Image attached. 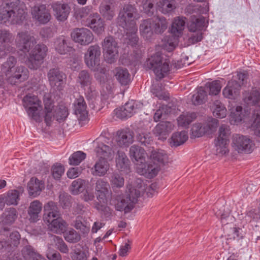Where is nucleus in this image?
Here are the masks:
<instances>
[{
    "label": "nucleus",
    "mask_w": 260,
    "mask_h": 260,
    "mask_svg": "<svg viewBox=\"0 0 260 260\" xmlns=\"http://www.w3.org/2000/svg\"><path fill=\"white\" fill-rule=\"evenodd\" d=\"M25 4L20 0H10L0 6V23H21L27 15Z\"/></svg>",
    "instance_id": "f257e3e1"
},
{
    "label": "nucleus",
    "mask_w": 260,
    "mask_h": 260,
    "mask_svg": "<svg viewBox=\"0 0 260 260\" xmlns=\"http://www.w3.org/2000/svg\"><path fill=\"white\" fill-rule=\"evenodd\" d=\"M168 22L164 17H156L142 21L140 26V34L146 40L151 39L155 34H161L167 28Z\"/></svg>",
    "instance_id": "f03ea898"
},
{
    "label": "nucleus",
    "mask_w": 260,
    "mask_h": 260,
    "mask_svg": "<svg viewBox=\"0 0 260 260\" xmlns=\"http://www.w3.org/2000/svg\"><path fill=\"white\" fill-rule=\"evenodd\" d=\"M244 102L249 106H254L253 116L254 120L251 124V128L254 134L260 137V88H254L244 98Z\"/></svg>",
    "instance_id": "7ed1b4c3"
},
{
    "label": "nucleus",
    "mask_w": 260,
    "mask_h": 260,
    "mask_svg": "<svg viewBox=\"0 0 260 260\" xmlns=\"http://www.w3.org/2000/svg\"><path fill=\"white\" fill-rule=\"evenodd\" d=\"M137 10L134 6L131 4L124 5L123 9L120 10L117 17V23L123 29L131 28L136 30L135 15Z\"/></svg>",
    "instance_id": "20e7f679"
},
{
    "label": "nucleus",
    "mask_w": 260,
    "mask_h": 260,
    "mask_svg": "<svg viewBox=\"0 0 260 260\" xmlns=\"http://www.w3.org/2000/svg\"><path fill=\"white\" fill-rule=\"evenodd\" d=\"M140 196L139 190L134 188H130L128 194L125 196H118L116 197V200L117 202L115 204L116 210L119 211H124L125 213L131 212Z\"/></svg>",
    "instance_id": "39448f33"
},
{
    "label": "nucleus",
    "mask_w": 260,
    "mask_h": 260,
    "mask_svg": "<svg viewBox=\"0 0 260 260\" xmlns=\"http://www.w3.org/2000/svg\"><path fill=\"white\" fill-rule=\"evenodd\" d=\"M147 65L153 71L157 80L164 78L165 74L170 69L169 61L167 59L163 61L162 54L159 52L151 56L148 60Z\"/></svg>",
    "instance_id": "423d86ee"
},
{
    "label": "nucleus",
    "mask_w": 260,
    "mask_h": 260,
    "mask_svg": "<svg viewBox=\"0 0 260 260\" xmlns=\"http://www.w3.org/2000/svg\"><path fill=\"white\" fill-rule=\"evenodd\" d=\"M22 104L28 116L35 121L39 122L42 105L38 97L30 93L26 94L22 100Z\"/></svg>",
    "instance_id": "0eeeda50"
},
{
    "label": "nucleus",
    "mask_w": 260,
    "mask_h": 260,
    "mask_svg": "<svg viewBox=\"0 0 260 260\" xmlns=\"http://www.w3.org/2000/svg\"><path fill=\"white\" fill-rule=\"evenodd\" d=\"M48 48L45 45H36L29 52V56L26 61L28 68L32 70L38 69L43 63Z\"/></svg>",
    "instance_id": "6e6552de"
},
{
    "label": "nucleus",
    "mask_w": 260,
    "mask_h": 260,
    "mask_svg": "<svg viewBox=\"0 0 260 260\" xmlns=\"http://www.w3.org/2000/svg\"><path fill=\"white\" fill-rule=\"evenodd\" d=\"M98 140V145L95 150L97 155L100 158L107 159L111 157L112 153L117 151L118 147L116 145H114L113 139H110L100 136Z\"/></svg>",
    "instance_id": "1a4fd4ad"
},
{
    "label": "nucleus",
    "mask_w": 260,
    "mask_h": 260,
    "mask_svg": "<svg viewBox=\"0 0 260 260\" xmlns=\"http://www.w3.org/2000/svg\"><path fill=\"white\" fill-rule=\"evenodd\" d=\"M231 134L230 126L226 124H222L218 129V136L215 139V145L218 153L225 154L229 152L228 146Z\"/></svg>",
    "instance_id": "9d476101"
},
{
    "label": "nucleus",
    "mask_w": 260,
    "mask_h": 260,
    "mask_svg": "<svg viewBox=\"0 0 260 260\" xmlns=\"http://www.w3.org/2000/svg\"><path fill=\"white\" fill-rule=\"evenodd\" d=\"M102 46L105 60L109 63H113L118 55L117 43L113 37L108 36L104 39Z\"/></svg>",
    "instance_id": "9b49d317"
},
{
    "label": "nucleus",
    "mask_w": 260,
    "mask_h": 260,
    "mask_svg": "<svg viewBox=\"0 0 260 260\" xmlns=\"http://www.w3.org/2000/svg\"><path fill=\"white\" fill-rule=\"evenodd\" d=\"M47 78L50 86L56 90L63 89L66 80V75L58 68H52L47 73Z\"/></svg>",
    "instance_id": "f8f14e48"
},
{
    "label": "nucleus",
    "mask_w": 260,
    "mask_h": 260,
    "mask_svg": "<svg viewBox=\"0 0 260 260\" xmlns=\"http://www.w3.org/2000/svg\"><path fill=\"white\" fill-rule=\"evenodd\" d=\"M142 107L143 104L140 102L131 100L126 103L123 106L114 110V113L117 117L122 119H125L132 117Z\"/></svg>",
    "instance_id": "ddd939ff"
},
{
    "label": "nucleus",
    "mask_w": 260,
    "mask_h": 260,
    "mask_svg": "<svg viewBox=\"0 0 260 260\" xmlns=\"http://www.w3.org/2000/svg\"><path fill=\"white\" fill-rule=\"evenodd\" d=\"M253 143L248 137L235 134L232 138V146L238 153H249L252 150Z\"/></svg>",
    "instance_id": "4468645a"
},
{
    "label": "nucleus",
    "mask_w": 260,
    "mask_h": 260,
    "mask_svg": "<svg viewBox=\"0 0 260 260\" xmlns=\"http://www.w3.org/2000/svg\"><path fill=\"white\" fill-rule=\"evenodd\" d=\"M37 43L34 36H31L28 31L18 32L16 40L17 47L24 52H29Z\"/></svg>",
    "instance_id": "2eb2a0df"
},
{
    "label": "nucleus",
    "mask_w": 260,
    "mask_h": 260,
    "mask_svg": "<svg viewBox=\"0 0 260 260\" xmlns=\"http://www.w3.org/2000/svg\"><path fill=\"white\" fill-rule=\"evenodd\" d=\"M73 41L81 45L85 46L91 43L93 40L92 32L86 28H76L71 34Z\"/></svg>",
    "instance_id": "dca6fc26"
},
{
    "label": "nucleus",
    "mask_w": 260,
    "mask_h": 260,
    "mask_svg": "<svg viewBox=\"0 0 260 260\" xmlns=\"http://www.w3.org/2000/svg\"><path fill=\"white\" fill-rule=\"evenodd\" d=\"M31 14L34 19L40 24H46L51 19V14L45 5H38L31 8Z\"/></svg>",
    "instance_id": "f3484780"
},
{
    "label": "nucleus",
    "mask_w": 260,
    "mask_h": 260,
    "mask_svg": "<svg viewBox=\"0 0 260 260\" xmlns=\"http://www.w3.org/2000/svg\"><path fill=\"white\" fill-rule=\"evenodd\" d=\"M101 54V48L99 45L90 46L84 56L85 62L87 67L89 68H96L100 64Z\"/></svg>",
    "instance_id": "a211bd4d"
},
{
    "label": "nucleus",
    "mask_w": 260,
    "mask_h": 260,
    "mask_svg": "<svg viewBox=\"0 0 260 260\" xmlns=\"http://www.w3.org/2000/svg\"><path fill=\"white\" fill-rule=\"evenodd\" d=\"M86 25L89 27L98 35L105 31V22L98 13L90 14L86 20Z\"/></svg>",
    "instance_id": "6ab92c4d"
},
{
    "label": "nucleus",
    "mask_w": 260,
    "mask_h": 260,
    "mask_svg": "<svg viewBox=\"0 0 260 260\" xmlns=\"http://www.w3.org/2000/svg\"><path fill=\"white\" fill-rule=\"evenodd\" d=\"M14 36L9 30L0 29V52L5 54L13 53L15 49L12 46Z\"/></svg>",
    "instance_id": "aec40b11"
},
{
    "label": "nucleus",
    "mask_w": 260,
    "mask_h": 260,
    "mask_svg": "<svg viewBox=\"0 0 260 260\" xmlns=\"http://www.w3.org/2000/svg\"><path fill=\"white\" fill-rule=\"evenodd\" d=\"M51 6L57 20L64 21L67 19L71 10L68 4L56 2L53 3Z\"/></svg>",
    "instance_id": "412c9836"
},
{
    "label": "nucleus",
    "mask_w": 260,
    "mask_h": 260,
    "mask_svg": "<svg viewBox=\"0 0 260 260\" xmlns=\"http://www.w3.org/2000/svg\"><path fill=\"white\" fill-rule=\"evenodd\" d=\"M134 134L129 129H121L117 132L116 142L120 147H128L133 142Z\"/></svg>",
    "instance_id": "4be33fe9"
},
{
    "label": "nucleus",
    "mask_w": 260,
    "mask_h": 260,
    "mask_svg": "<svg viewBox=\"0 0 260 260\" xmlns=\"http://www.w3.org/2000/svg\"><path fill=\"white\" fill-rule=\"evenodd\" d=\"M28 70L25 67H17L15 69L14 72L9 75V82L12 84L23 82L28 78Z\"/></svg>",
    "instance_id": "5701e85b"
},
{
    "label": "nucleus",
    "mask_w": 260,
    "mask_h": 260,
    "mask_svg": "<svg viewBox=\"0 0 260 260\" xmlns=\"http://www.w3.org/2000/svg\"><path fill=\"white\" fill-rule=\"evenodd\" d=\"M44 214L43 220L45 222H49L50 220L60 216L57 204L53 201H49L44 206Z\"/></svg>",
    "instance_id": "b1692460"
},
{
    "label": "nucleus",
    "mask_w": 260,
    "mask_h": 260,
    "mask_svg": "<svg viewBox=\"0 0 260 260\" xmlns=\"http://www.w3.org/2000/svg\"><path fill=\"white\" fill-rule=\"evenodd\" d=\"M75 113L79 120L84 121L87 117V105L83 96L79 95L74 102Z\"/></svg>",
    "instance_id": "393cba45"
},
{
    "label": "nucleus",
    "mask_w": 260,
    "mask_h": 260,
    "mask_svg": "<svg viewBox=\"0 0 260 260\" xmlns=\"http://www.w3.org/2000/svg\"><path fill=\"white\" fill-rule=\"evenodd\" d=\"M95 190L97 192V199L100 203H106L107 201V196L109 194L108 183L102 179L96 181Z\"/></svg>",
    "instance_id": "a878e982"
},
{
    "label": "nucleus",
    "mask_w": 260,
    "mask_h": 260,
    "mask_svg": "<svg viewBox=\"0 0 260 260\" xmlns=\"http://www.w3.org/2000/svg\"><path fill=\"white\" fill-rule=\"evenodd\" d=\"M240 85L237 81L232 80L229 81L226 86L222 90V94L225 98L235 99L239 95Z\"/></svg>",
    "instance_id": "bb28decb"
},
{
    "label": "nucleus",
    "mask_w": 260,
    "mask_h": 260,
    "mask_svg": "<svg viewBox=\"0 0 260 260\" xmlns=\"http://www.w3.org/2000/svg\"><path fill=\"white\" fill-rule=\"evenodd\" d=\"M138 173L145 175L149 178L156 176L159 171L157 167L154 166L151 163H147L146 160L144 162L137 164Z\"/></svg>",
    "instance_id": "cd10ccee"
},
{
    "label": "nucleus",
    "mask_w": 260,
    "mask_h": 260,
    "mask_svg": "<svg viewBox=\"0 0 260 260\" xmlns=\"http://www.w3.org/2000/svg\"><path fill=\"white\" fill-rule=\"evenodd\" d=\"M54 46L55 50L60 54H66L72 51L73 47L71 46L69 40L64 36L57 38L54 43Z\"/></svg>",
    "instance_id": "c85d7f7f"
},
{
    "label": "nucleus",
    "mask_w": 260,
    "mask_h": 260,
    "mask_svg": "<svg viewBox=\"0 0 260 260\" xmlns=\"http://www.w3.org/2000/svg\"><path fill=\"white\" fill-rule=\"evenodd\" d=\"M29 196L36 197L39 195L44 188V183L35 177H32L27 184Z\"/></svg>",
    "instance_id": "c756f323"
},
{
    "label": "nucleus",
    "mask_w": 260,
    "mask_h": 260,
    "mask_svg": "<svg viewBox=\"0 0 260 260\" xmlns=\"http://www.w3.org/2000/svg\"><path fill=\"white\" fill-rule=\"evenodd\" d=\"M45 223L48 224L50 231L57 234L64 233L68 225L66 222L60 216L50 220L49 222Z\"/></svg>",
    "instance_id": "7c9ffc66"
},
{
    "label": "nucleus",
    "mask_w": 260,
    "mask_h": 260,
    "mask_svg": "<svg viewBox=\"0 0 260 260\" xmlns=\"http://www.w3.org/2000/svg\"><path fill=\"white\" fill-rule=\"evenodd\" d=\"M42 209V204L38 200L32 202L28 209L29 220L31 222H36L39 219V214Z\"/></svg>",
    "instance_id": "2f4dec72"
},
{
    "label": "nucleus",
    "mask_w": 260,
    "mask_h": 260,
    "mask_svg": "<svg viewBox=\"0 0 260 260\" xmlns=\"http://www.w3.org/2000/svg\"><path fill=\"white\" fill-rule=\"evenodd\" d=\"M146 154L145 150L139 146L134 145L129 149V156L136 164L144 162Z\"/></svg>",
    "instance_id": "473e14b6"
},
{
    "label": "nucleus",
    "mask_w": 260,
    "mask_h": 260,
    "mask_svg": "<svg viewBox=\"0 0 260 260\" xmlns=\"http://www.w3.org/2000/svg\"><path fill=\"white\" fill-rule=\"evenodd\" d=\"M109 167L107 159L100 158L91 169L92 174L95 176H103L106 174Z\"/></svg>",
    "instance_id": "72a5a7b5"
},
{
    "label": "nucleus",
    "mask_w": 260,
    "mask_h": 260,
    "mask_svg": "<svg viewBox=\"0 0 260 260\" xmlns=\"http://www.w3.org/2000/svg\"><path fill=\"white\" fill-rule=\"evenodd\" d=\"M92 76L87 70H82L78 74L77 82L79 83L82 88L89 87V89L91 90L90 86L92 82Z\"/></svg>",
    "instance_id": "f704fd0d"
},
{
    "label": "nucleus",
    "mask_w": 260,
    "mask_h": 260,
    "mask_svg": "<svg viewBox=\"0 0 260 260\" xmlns=\"http://www.w3.org/2000/svg\"><path fill=\"white\" fill-rule=\"evenodd\" d=\"M21 251L24 258L27 260H47L42 255L36 252L30 245L23 247Z\"/></svg>",
    "instance_id": "c9c22d12"
},
{
    "label": "nucleus",
    "mask_w": 260,
    "mask_h": 260,
    "mask_svg": "<svg viewBox=\"0 0 260 260\" xmlns=\"http://www.w3.org/2000/svg\"><path fill=\"white\" fill-rule=\"evenodd\" d=\"M115 77L122 85H126L131 81V76L125 68H117L115 69Z\"/></svg>",
    "instance_id": "e433bc0d"
},
{
    "label": "nucleus",
    "mask_w": 260,
    "mask_h": 260,
    "mask_svg": "<svg viewBox=\"0 0 260 260\" xmlns=\"http://www.w3.org/2000/svg\"><path fill=\"white\" fill-rule=\"evenodd\" d=\"M185 17H178L174 19L171 28V34L179 36L181 35L184 29L185 21Z\"/></svg>",
    "instance_id": "4c0bfd02"
},
{
    "label": "nucleus",
    "mask_w": 260,
    "mask_h": 260,
    "mask_svg": "<svg viewBox=\"0 0 260 260\" xmlns=\"http://www.w3.org/2000/svg\"><path fill=\"white\" fill-rule=\"evenodd\" d=\"M196 117V114L194 112L183 113L177 118L178 125L182 127L187 128Z\"/></svg>",
    "instance_id": "58836bf2"
},
{
    "label": "nucleus",
    "mask_w": 260,
    "mask_h": 260,
    "mask_svg": "<svg viewBox=\"0 0 260 260\" xmlns=\"http://www.w3.org/2000/svg\"><path fill=\"white\" fill-rule=\"evenodd\" d=\"M17 217L18 212L15 208H7L3 214V223L4 224L11 225L15 222Z\"/></svg>",
    "instance_id": "ea45409f"
},
{
    "label": "nucleus",
    "mask_w": 260,
    "mask_h": 260,
    "mask_svg": "<svg viewBox=\"0 0 260 260\" xmlns=\"http://www.w3.org/2000/svg\"><path fill=\"white\" fill-rule=\"evenodd\" d=\"M20 235L17 231H14L12 232L9 236V239L6 241V247L7 252H10L13 251V249L17 247L20 243Z\"/></svg>",
    "instance_id": "a19ab883"
},
{
    "label": "nucleus",
    "mask_w": 260,
    "mask_h": 260,
    "mask_svg": "<svg viewBox=\"0 0 260 260\" xmlns=\"http://www.w3.org/2000/svg\"><path fill=\"white\" fill-rule=\"evenodd\" d=\"M176 4L175 0H160L157 3L159 10L165 14L175 10Z\"/></svg>",
    "instance_id": "79ce46f5"
},
{
    "label": "nucleus",
    "mask_w": 260,
    "mask_h": 260,
    "mask_svg": "<svg viewBox=\"0 0 260 260\" xmlns=\"http://www.w3.org/2000/svg\"><path fill=\"white\" fill-rule=\"evenodd\" d=\"M99 11L101 15L107 20H112L115 16L114 8L109 4H101Z\"/></svg>",
    "instance_id": "37998d69"
},
{
    "label": "nucleus",
    "mask_w": 260,
    "mask_h": 260,
    "mask_svg": "<svg viewBox=\"0 0 260 260\" xmlns=\"http://www.w3.org/2000/svg\"><path fill=\"white\" fill-rule=\"evenodd\" d=\"M178 37L177 35L172 34L170 35L166 36L163 40L164 48L169 52L173 51L178 44Z\"/></svg>",
    "instance_id": "c03bdc74"
},
{
    "label": "nucleus",
    "mask_w": 260,
    "mask_h": 260,
    "mask_svg": "<svg viewBox=\"0 0 260 260\" xmlns=\"http://www.w3.org/2000/svg\"><path fill=\"white\" fill-rule=\"evenodd\" d=\"M188 138V134L186 131L178 132L172 135L171 143L173 146L177 147L184 143Z\"/></svg>",
    "instance_id": "a18cd8bd"
},
{
    "label": "nucleus",
    "mask_w": 260,
    "mask_h": 260,
    "mask_svg": "<svg viewBox=\"0 0 260 260\" xmlns=\"http://www.w3.org/2000/svg\"><path fill=\"white\" fill-rule=\"evenodd\" d=\"M207 95V92L204 88L202 86L199 87L197 91L192 95V104L194 105H199L204 103Z\"/></svg>",
    "instance_id": "49530a36"
},
{
    "label": "nucleus",
    "mask_w": 260,
    "mask_h": 260,
    "mask_svg": "<svg viewBox=\"0 0 260 260\" xmlns=\"http://www.w3.org/2000/svg\"><path fill=\"white\" fill-rule=\"evenodd\" d=\"M19 191L14 189L8 191L4 199V202L7 205H17L19 198Z\"/></svg>",
    "instance_id": "de8ad7c7"
},
{
    "label": "nucleus",
    "mask_w": 260,
    "mask_h": 260,
    "mask_svg": "<svg viewBox=\"0 0 260 260\" xmlns=\"http://www.w3.org/2000/svg\"><path fill=\"white\" fill-rule=\"evenodd\" d=\"M87 182L85 180L77 179L73 181L71 185V192L73 194H78L82 192L86 188Z\"/></svg>",
    "instance_id": "09e8293b"
},
{
    "label": "nucleus",
    "mask_w": 260,
    "mask_h": 260,
    "mask_svg": "<svg viewBox=\"0 0 260 260\" xmlns=\"http://www.w3.org/2000/svg\"><path fill=\"white\" fill-rule=\"evenodd\" d=\"M137 141L142 145L147 146L152 142V137L150 133L138 129L136 136Z\"/></svg>",
    "instance_id": "8fccbe9b"
},
{
    "label": "nucleus",
    "mask_w": 260,
    "mask_h": 260,
    "mask_svg": "<svg viewBox=\"0 0 260 260\" xmlns=\"http://www.w3.org/2000/svg\"><path fill=\"white\" fill-rule=\"evenodd\" d=\"M171 123L168 121H162L156 125L154 133L158 136H166L171 131Z\"/></svg>",
    "instance_id": "3c124183"
},
{
    "label": "nucleus",
    "mask_w": 260,
    "mask_h": 260,
    "mask_svg": "<svg viewBox=\"0 0 260 260\" xmlns=\"http://www.w3.org/2000/svg\"><path fill=\"white\" fill-rule=\"evenodd\" d=\"M17 62L16 58L14 56H9L7 61L5 62L1 67L2 72L5 74L6 76L11 75L12 68H13Z\"/></svg>",
    "instance_id": "603ef678"
},
{
    "label": "nucleus",
    "mask_w": 260,
    "mask_h": 260,
    "mask_svg": "<svg viewBox=\"0 0 260 260\" xmlns=\"http://www.w3.org/2000/svg\"><path fill=\"white\" fill-rule=\"evenodd\" d=\"M88 256V251L83 250L81 248H76L71 252L72 260H87Z\"/></svg>",
    "instance_id": "864d4df0"
},
{
    "label": "nucleus",
    "mask_w": 260,
    "mask_h": 260,
    "mask_svg": "<svg viewBox=\"0 0 260 260\" xmlns=\"http://www.w3.org/2000/svg\"><path fill=\"white\" fill-rule=\"evenodd\" d=\"M117 157L116 158V166L118 168L125 169L128 165V159L125 154L117 148Z\"/></svg>",
    "instance_id": "5fc2aeb1"
},
{
    "label": "nucleus",
    "mask_w": 260,
    "mask_h": 260,
    "mask_svg": "<svg viewBox=\"0 0 260 260\" xmlns=\"http://www.w3.org/2000/svg\"><path fill=\"white\" fill-rule=\"evenodd\" d=\"M86 157V154L83 151H78L73 153L69 157V163L71 165H78Z\"/></svg>",
    "instance_id": "6e6d98bb"
},
{
    "label": "nucleus",
    "mask_w": 260,
    "mask_h": 260,
    "mask_svg": "<svg viewBox=\"0 0 260 260\" xmlns=\"http://www.w3.org/2000/svg\"><path fill=\"white\" fill-rule=\"evenodd\" d=\"M63 233L65 240L68 242L75 243L81 239L80 235L74 229L65 231Z\"/></svg>",
    "instance_id": "4d7b16f0"
},
{
    "label": "nucleus",
    "mask_w": 260,
    "mask_h": 260,
    "mask_svg": "<svg viewBox=\"0 0 260 260\" xmlns=\"http://www.w3.org/2000/svg\"><path fill=\"white\" fill-rule=\"evenodd\" d=\"M214 109L213 114L219 118H223L226 115V109L224 106L219 101L214 103Z\"/></svg>",
    "instance_id": "13d9d810"
},
{
    "label": "nucleus",
    "mask_w": 260,
    "mask_h": 260,
    "mask_svg": "<svg viewBox=\"0 0 260 260\" xmlns=\"http://www.w3.org/2000/svg\"><path fill=\"white\" fill-rule=\"evenodd\" d=\"M151 91L152 94L159 100L168 101L169 99V93L167 92H163L161 86L158 84L153 85L151 87Z\"/></svg>",
    "instance_id": "bf43d9fd"
},
{
    "label": "nucleus",
    "mask_w": 260,
    "mask_h": 260,
    "mask_svg": "<svg viewBox=\"0 0 260 260\" xmlns=\"http://www.w3.org/2000/svg\"><path fill=\"white\" fill-rule=\"evenodd\" d=\"M154 0H143L142 6L144 12L149 16H152L155 12Z\"/></svg>",
    "instance_id": "052dcab7"
},
{
    "label": "nucleus",
    "mask_w": 260,
    "mask_h": 260,
    "mask_svg": "<svg viewBox=\"0 0 260 260\" xmlns=\"http://www.w3.org/2000/svg\"><path fill=\"white\" fill-rule=\"evenodd\" d=\"M192 137L199 138L205 134H207L204 125L201 123H196L193 125L191 129Z\"/></svg>",
    "instance_id": "680f3d73"
},
{
    "label": "nucleus",
    "mask_w": 260,
    "mask_h": 260,
    "mask_svg": "<svg viewBox=\"0 0 260 260\" xmlns=\"http://www.w3.org/2000/svg\"><path fill=\"white\" fill-rule=\"evenodd\" d=\"M209 89V94L210 95H216L218 94L221 90L222 85L219 80H214L207 84Z\"/></svg>",
    "instance_id": "e2e57ef3"
},
{
    "label": "nucleus",
    "mask_w": 260,
    "mask_h": 260,
    "mask_svg": "<svg viewBox=\"0 0 260 260\" xmlns=\"http://www.w3.org/2000/svg\"><path fill=\"white\" fill-rule=\"evenodd\" d=\"M110 182L113 187L120 188L124 185V179L122 175L114 173L111 176Z\"/></svg>",
    "instance_id": "0e129e2a"
},
{
    "label": "nucleus",
    "mask_w": 260,
    "mask_h": 260,
    "mask_svg": "<svg viewBox=\"0 0 260 260\" xmlns=\"http://www.w3.org/2000/svg\"><path fill=\"white\" fill-rule=\"evenodd\" d=\"M56 120L59 122L63 121L69 115L67 108L63 106H60L55 110Z\"/></svg>",
    "instance_id": "69168bd1"
},
{
    "label": "nucleus",
    "mask_w": 260,
    "mask_h": 260,
    "mask_svg": "<svg viewBox=\"0 0 260 260\" xmlns=\"http://www.w3.org/2000/svg\"><path fill=\"white\" fill-rule=\"evenodd\" d=\"M64 169L60 164H56L51 168V174L53 178L56 180L59 179L64 173Z\"/></svg>",
    "instance_id": "338daca9"
},
{
    "label": "nucleus",
    "mask_w": 260,
    "mask_h": 260,
    "mask_svg": "<svg viewBox=\"0 0 260 260\" xmlns=\"http://www.w3.org/2000/svg\"><path fill=\"white\" fill-rule=\"evenodd\" d=\"M151 157L155 161L165 164L167 161L168 156L163 150H159L152 151Z\"/></svg>",
    "instance_id": "774afa93"
}]
</instances>
